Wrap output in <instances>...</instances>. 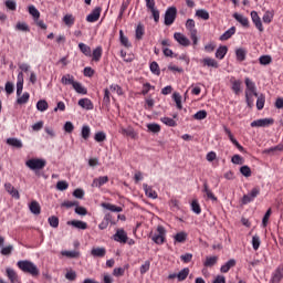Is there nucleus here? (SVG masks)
Returning a JSON list of instances; mask_svg holds the SVG:
<instances>
[{
	"mask_svg": "<svg viewBox=\"0 0 283 283\" xmlns=\"http://www.w3.org/2000/svg\"><path fill=\"white\" fill-rule=\"evenodd\" d=\"M67 224L70 227H74L75 229H81L82 231H85V229H87V222L81 220L67 221Z\"/></svg>",
	"mask_w": 283,
	"mask_h": 283,
	"instance_id": "nucleus-19",
	"label": "nucleus"
},
{
	"mask_svg": "<svg viewBox=\"0 0 283 283\" xmlns=\"http://www.w3.org/2000/svg\"><path fill=\"white\" fill-rule=\"evenodd\" d=\"M150 238L155 244H165L167 240V230L163 226H158L154 232L150 233Z\"/></svg>",
	"mask_w": 283,
	"mask_h": 283,
	"instance_id": "nucleus-2",
	"label": "nucleus"
},
{
	"mask_svg": "<svg viewBox=\"0 0 283 283\" xmlns=\"http://www.w3.org/2000/svg\"><path fill=\"white\" fill-rule=\"evenodd\" d=\"M150 72L156 74V76H160V66L158 65V62L150 63Z\"/></svg>",
	"mask_w": 283,
	"mask_h": 283,
	"instance_id": "nucleus-61",
	"label": "nucleus"
},
{
	"mask_svg": "<svg viewBox=\"0 0 283 283\" xmlns=\"http://www.w3.org/2000/svg\"><path fill=\"white\" fill-rule=\"evenodd\" d=\"M187 277H189V268L182 269V270L177 274L178 282H185V280H187Z\"/></svg>",
	"mask_w": 283,
	"mask_h": 283,
	"instance_id": "nucleus-41",
	"label": "nucleus"
},
{
	"mask_svg": "<svg viewBox=\"0 0 283 283\" xmlns=\"http://www.w3.org/2000/svg\"><path fill=\"white\" fill-rule=\"evenodd\" d=\"M29 14H31L33 19H39V17H41V12H39V9L34 6L29 7Z\"/></svg>",
	"mask_w": 283,
	"mask_h": 283,
	"instance_id": "nucleus-59",
	"label": "nucleus"
},
{
	"mask_svg": "<svg viewBox=\"0 0 283 283\" xmlns=\"http://www.w3.org/2000/svg\"><path fill=\"white\" fill-rule=\"evenodd\" d=\"M228 52H229V48H227L226 45L219 46L216 52V59H219L220 61H222V59L227 56Z\"/></svg>",
	"mask_w": 283,
	"mask_h": 283,
	"instance_id": "nucleus-28",
	"label": "nucleus"
},
{
	"mask_svg": "<svg viewBox=\"0 0 283 283\" xmlns=\"http://www.w3.org/2000/svg\"><path fill=\"white\" fill-rule=\"evenodd\" d=\"M101 12H103V8L96 7L87 17V23H96L98 19H101Z\"/></svg>",
	"mask_w": 283,
	"mask_h": 283,
	"instance_id": "nucleus-8",
	"label": "nucleus"
},
{
	"mask_svg": "<svg viewBox=\"0 0 283 283\" xmlns=\"http://www.w3.org/2000/svg\"><path fill=\"white\" fill-rule=\"evenodd\" d=\"M62 255H64V258H78V255H81V253L78 251H62Z\"/></svg>",
	"mask_w": 283,
	"mask_h": 283,
	"instance_id": "nucleus-63",
	"label": "nucleus"
},
{
	"mask_svg": "<svg viewBox=\"0 0 283 283\" xmlns=\"http://www.w3.org/2000/svg\"><path fill=\"white\" fill-rule=\"evenodd\" d=\"M77 104L83 109H94V103L90 98H81Z\"/></svg>",
	"mask_w": 283,
	"mask_h": 283,
	"instance_id": "nucleus-22",
	"label": "nucleus"
},
{
	"mask_svg": "<svg viewBox=\"0 0 283 283\" xmlns=\"http://www.w3.org/2000/svg\"><path fill=\"white\" fill-rule=\"evenodd\" d=\"M63 23H65V25L67 27V28H72V25H74V23H76V18H74V15L73 14H65L64 17H63Z\"/></svg>",
	"mask_w": 283,
	"mask_h": 283,
	"instance_id": "nucleus-33",
	"label": "nucleus"
},
{
	"mask_svg": "<svg viewBox=\"0 0 283 283\" xmlns=\"http://www.w3.org/2000/svg\"><path fill=\"white\" fill-rule=\"evenodd\" d=\"M73 90H75L77 94H87V90L83 87V84H81L80 82H74Z\"/></svg>",
	"mask_w": 283,
	"mask_h": 283,
	"instance_id": "nucleus-51",
	"label": "nucleus"
},
{
	"mask_svg": "<svg viewBox=\"0 0 283 283\" xmlns=\"http://www.w3.org/2000/svg\"><path fill=\"white\" fill-rule=\"evenodd\" d=\"M186 30H188L190 34L198 32V30L196 29V21L193 19H188L186 21Z\"/></svg>",
	"mask_w": 283,
	"mask_h": 283,
	"instance_id": "nucleus-34",
	"label": "nucleus"
},
{
	"mask_svg": "<svg viewBox=\"0 0 283 283\" xmlns=\"http://www.w3.org/2000/svg\"><path fill=\"white\" fill-rule=\"evenodd\" d=\"M199 63L202 65V67H213L214 70L220 67V64H218V61H216L213 57L201 59Z\"/></svg>",
	"mask_w": 283,
	"mask_h": 283,
	"instance_id": "nucleus-9",
	"label": "nucleus"
},
{
	"mask_svg": "<svg viewBox=\"0 0 283 283\" xmlns=\"http://www.w3.org/2000/svg\"><path fill=\"white\" fill-rule=\"evenodd\" d=\"M160 120L164 123V125H167V127H178V123H176L174 118L161 117Z\"/></svg>",
	"mask_w": 283,
	"mask_h": 283,
	"instance_id": "nucleus-43",
	"label": "nucleus"
},
{
	"mask_svg": "<svg viewBox=\"0 0 283 283\" xmlns=\"http://www.w3.org/2000/svg\"><path fill=\"white\" fill-rule=\"evenodd\" d=\"M49 105H48V102L45 99H40L38 103H36V109L39 112H46Z\"/></svg>",
	"mask_w": 283,
	"mask_h": 283,
	"instance_id": "nucleus-55",
	"label": "nucleus"
},
{
	"mask_svg": "<svg viewBox=\"0 0 283 283\" xmlns=\"http://www.w3.org/2000/svg\"><path fill=\"white\" fill-rule=\"evenodd\" d=\"M172 98L179 109H182V96H180V93H174Z\"/></svg>",
	"mask_w": 283,
	"mask_h": 283,
	"instance_id": "nucleus-58",
	"label": "nucleus"
},
{
	"mask_svg": "<svg viewBox=\"0 0 283 283\" xmlns=\"http://www.w3.org/2000/svg\"><path fill=\"white\" fill-rule=\"evenodd\" d=\"M273 118H262L256 119L251 123V127H269V125H273Z\"/></svg>",
	"mask_w": 283,
	"mask_h": 283,
	"instance_id": "nucleus-11",
	"label": "nucleus"
},
{
	"mask_svg": "<svg viewBox=\"0 0 283 283\" xmlns=\"http://www.w3.org/2000/svg\"><path fill=\"white\" fill-rule=\"evenodd\" d=\"M92 258H105L107 255V249L105 248H93L91 250Z\"/></svg>",
	"mask_w": 283,
	"mask_h": 283,
	"instance_id": "nucleus-16",
	"label": "nucleus"
},
{
	"mask_svg": "<svg viewBox=\"0 0 283 283\" xmlns=\"http://www.w3.org/2000/svg\"><path fill=\"white\" fill-rule=\"evenodd\" d=\"M61 83H62V85H72L73 86L74 83H76V81H74V75L65 74L62 76Z\"/></svg>",
	"mask_w": 283,
	"mask_h": 283,
	"instance_id": "nucleus-35",
	"label": "nucleus"
},
{
	"mask_svg": "<svg viewBox=\"0 0 283 283\" xmlns=\"http://www.w3.org/2000/svg\"><path fill=\"white\" fill-rule=\"evenodd\" d=\"M7 145H10L11 147H17L18 149H21L23 147V143L19 140L18 138H8Z\"/></svg>",
	"mask_w": 283,
	"mask_h": 283,
	"instance_id": "nucleus-40",
	"label": "nucleus"
},
{
	"mask_svg": "<svg viewBox=\"0 0 283 283\" xmlns=\"http://www.w3.org/2000/svg\"><path fill=\"white\" fill-rule=\"evenodd\" d=\"M233 266H235V260L231 259L226 264H223L221 266L220 271H221V273H229V271H231V269H233Z\"/></svg>",
	"mask_w": 283,
	"mask_h": 283,
	"instance_id": "nucleus-32",
	"label": "nucleus"
},
{
	"mask_svg": "<svg viewBox=\"0 0 283 283\" xmlns=\"http://www.w3.org/2000/svg\"><path fill=\"white\" fill-rule=\"evenodd\" d=\"M202 192L206 193L208 200H213V202L218 201V197L213 195V191L209 188V184L207 181L203 182V189Z\"/></svg>",
	"mask_w": 283,
	"mask_h": 283,
	"instance_id": "nucleus-18",
	"label": "nucleus"
},
{
	"mask_svg": "<svg viewBox=\"0 0 283 283\" xmlns=\"http://www.w3.org/2000/svg\"><path fill=\"white\" fill-rule=\"evenodd\" d=\"M94 138L96 143H104V140H107V135L104 132H98L95 134Z\"/></svg>",
	"mask_w": 283,
	"mask_h": 283,
	"instance_id": "nucleus-64",
	"label": "nucleus"
},
{
	"mask_svg": "<svg viewBox=\"0 0 283 283\" xmlns=\"http://www.w3.org/2000/svg\"><path fill=\"white\" fill-rule=\"evenodd\" d=\"M45 165L48 161L41 158H32L25 161V166L31 169V171H41V169H45Z\"/></svg>",
	"mask_w": 283,
	"mask_h": 283,
	"instance_id": "nucleus-3",
	"label": "nucleus"
},
{
	"mask_svg": "<svg viewBox=\"0 0 283 283\" xmlns=\"http://www.w3.org/2000/svg\"><path fill=\"white\" fill-rule=\"evenodd\" d=\"M109 218L111 216L106 214L103 221L98 224V229H101V231H104V229H107V227H109Z\"/></svg>",
	"mask_w": 283,
	"mask_h": 283,
	"instance_id": "nucleus-62",
	"label": "nucleus"
},
{
	"mask_svg": "<svg viewBox=\"0 0 283 283\" xmlns=\"http://www.w3.org/2000/svg\"><path fill=\"white\" fill-rule=\"evenodd\" d=\"M256 98V108L259 111L264 109V104L266 103V97L264 94L258 95Z\"/></svg>",
	"mask_w": 283,
	"mask_h": 283,
	"instance_id": "nucleus-44",
	"label": "nucleus"
},
{
	"mask_svg": "<svg viewBox=\"0 0 283 283\" xmlns=\"http://www.w3.org/2000/svg\"><path fill=\"white\" fill-rule=\"evenodd\" d=\"M233 19H235V21H238V23H241V25L243 28H250V22H249V18L244 17L243 14L241 13H233Z\"/></svg>",
	"mask_w": 283,
	"mask_h": 283,
	"instance_id": "nucleus-13",
	"label": "nucleus"
},
{
	"mask_svg": "<svg viewBox=\"0 0 283 283\" xmlns=\"http://www.w3.org/2000/svg\"><path fill=\"white\" fill-rule=\"evenodd\" d=\"M6 273L11 283H19V275L13 269L7 268Z\"/></svg>",
	"mask_w": 283,
	"mask_h": 283,
	"instance_id": "nucleus-21",
	"label": "nucleus"
},
{
	"mask_svg": "<svg viewBox=\"0 0 283 283\" xmlns=\"http://www.w3.org/2000/svg\"><path fill=\"white\" fill-rule=\"evenodd\" d=\"M218 264V256H207L203 266L211 268Z\"/></svg>",
	"mask_w": 283,
	"mask_h": 283,
	"instance_id": "nucleus-38",
	"label": "nucleus"
},
{
	"mask_svg": "<svg viewBox=\"0 0 283 283\" xmlns=\"http://www.w3.org/2000/svg\"><path fill=\"white\" fill-rule=\"evenodd\" d=\"M174 39L177 41V43H179V45H182L184 48H189V45H191L189 38L180 32L174 33Z\"/></svg>",
	"mask_w": 283,
	"mask_h": 283,
	"instance_id": "nucleus-6",
	"label": "nucleus"
},
{
	"mask_svg": "<svg viewBox=\"0 0 283 283\" xmlns=\"http://www.w3.org/2000/svg\"><path fill=\"white\" fill-rule=\"evenodd\" d=\"M149 269H151V261L147 260L139 268L140 275H145V273H147Z\"/></svg>",
	"mask_w": 283,
	"mask_h": 283,
	"instance_id": "nucleus-48",
	"label": "nucleus"
},
{
	"mask_svg": "<svg viewBox=\"0 0 283 283\" xmlns=\"http://www.w3.org/2000/svg\"><path fill=\"white\" fill-rule=\"evenodd\" d=\"M48 222L50 227H52L53 229H59V217L56 216L49 217Z\"/></svg>",
	"mask_w": 283,
	"mask_h": 283,
	"instance_id": "nucleus-57",
	"label": "nucleus"
},
{
	"mask_svg": "<svg viewBox=\"0 0 283 283\" xmlns=\"http://www.w3.org/2000/svg\"><path fill=\"white\" fill-rule=\"evenodd\" d=\"M175 242L185 243L187 242V232L181 231L175 234L174 237Z\"/></svg>",
	"mask_w": 283,
	"mask_h": 283,
	"instance_id": "nucleus-42",
	"label": "nucleus"
},
{
	"mask_svg": "<svg viewBox=\"0 0 283 283\" xmlns=\"http://www.w3.org/2000/svg\"><path fill=\"white\" fill-rule=\"evenodd\" d=\"M196 17L202 19L203 21H209V11L205 9H199L196 11Z\"/></svg>",
	"mask_w": 283,
	"mask_h": 283,
	"instance_id": "nucleus-46",
	"label": "nucleus"
},
{
	"mask_svg": "<svg viewBox=\"0 0 283 283\" xmlns=\"http://www.w3.org/2000/svg\"><path fill=\"white\" fill-rule=\"evenodd\" d=\"M15 30L19 32H30V27L25 22H18L15 25Z\"/></svg>",
	"mask_w": 283,
	"mask_h": 283,
	"instance_id": "nucleus-53",
	"label": "nucleus"
},
{
	"mask_svg": "<svg viewBox=\"0 0 283 283\" xmlns=\"http://www.w3.org/2000/svg\"><path fill=\"white\" fill-rule=\"evenodd\" d=\"M191 209L193 213H196L197 216H200L202 213V208L200 207V203L198 202V200H192Z\"/></svg>",
	"mask_w": 283,
	"mask_h": 283,
	"instance_id": "nucleus-50",
	"label": "nucleus"
},
{
	"mask_svg": "<svg viewBox=\"0 0 283 283\" xmlns=\"http://www.w3.org/2000/svg\"><path fill=\"white\" fill-rule=\"evenodd\" d=\"M235 56H237V61H239L240 63H242V61H247V49H237L235 50Z\"/></svg>",
	"mask_w": 283,
	"mask_h": 283,
	"instance_id": "nucleus-31",
	"label": "nucleus"
},
{
	"mask_svg": "<svg viewBox=\"0 0 283 283\" xmlns=\"http://www.w3.org/2000/svg\"><path fill=\"white\" fill-rule=\"evenodd\" d=\"M4 189L6 191H8V193H10V196H12V198H15V200H19V198H21V196L19 195V190H17L14 186H12V184H6Z\"/></svg>",
	"mask_w": 283,
	"mask_h": 283,
	"instance_id": "nucleus-20",
	"label": "nucleus"
},
{
	"mask_svg": "<svg viewBox=\"0 0 283 283\" xmlns=\"http://www.w3.org/2000/svg\"><path fill=\"white\" fill-rule=\"evenodd\" d=\"M29 209L34 216H39L41 213V205H39V201H31Z\"/></svg>",
	"mask_w": 283,
	"mask_h": 283,
	"instance_id": "nucleus-27",
	"label": "nucleus"
},
{
	"mask_svg": "<svg viewBox=\"0 0 283 283\" xmlns=\"http://www.w3.org/2000/svg\"><path fill=\"white\" fill-rule=\"evenodd\" d=\"M119 134H122V136H128L129 138H133V140L136 139V137L138 136V134H136V130H134V127L132 126H128L127 128L120 127Z\"/></svg>",
	"mask_w": 283,
	"mask_h": 283,
	"instance_id": "nucleus-12",
	"label": "nucleus"
},
{
	"mask_svg": "<svg viewBox=\"0 0 283 283\" xmlns=\"http://www.w3.org/2000/svg\"><path fill=\"white\" fill-rule=\"evenodd\" d=\"M92 61L98 63L103 59V46H96L93 52L91 51Z\"/></svg>",
	"mask_w": 283,
	"mask_h": 283,
	"instance_id": "nucleus-14",
	"label": "nucleus"
},
{
	"mask_svg": "<svg viewBox=\"0 0 283 283\" xmlns=\"http://www.w3.org/2000/svg\"><path fill=\"white\" fill-rule=\"evenodd\" d=\"M260 244H262V241L260 240V235L255 234L252 237V249L254 251H258L260 249Z\"/></svg>",
	"mask_w": 283,
	"mask_h": 283,
	"instance_id": "nucleus-54",
	"label": "nucleus"
},
{
	"mask_svg": "<svg viewBox=\"0 0 283 283\" xmlns=\"http://www.w3.org/2000/svg\"><path fill=\"white\" fill-rule=\"evenodd\" d=\"M107 182H109V177L102 176L93 179L92 187H97L98 189H101V187H103V185H107Z\"/></svg>",
	"mask_w": 283,
	"mask_h": 283,
	"instance_id": "nucleus-15",
	"label": "nucleus"
},
{
	"mask_svg": "<svg viewBox=\"0 0 283 283\" xmlns=\"http://www.w3.org/2000/svg\"><path fill=\"white\" fill-rule=\"evenodd\" d=\"M253 96L258 97V93H250V92H245V103L248 105V107H252L253 103H254V98Z\"/></svg>",
	"mask_w": 283,
	"mask_h": 283,
	"instance_id": "nucleus-37",
	"label": "nucleus"
},
{
	"mask_svg": "<svg viewBox=\"0 0 283 283\" xmlns=\"http://www.w3.org/2000/svg\"><path fill=\"white\" fill-rule=\"evenodd\" d=\"M119 42L120 45H123L124 48H132V42H129V39L127 36H125V33L123 32V30H119Z\"/></svg>",
	"mask_w": 283,
	"mask_h": 283,
	"instance_id": "nucleus-29",
	"label": "nucleus"
},
{
	"mask_svg": "<svg viewBox=\"0 0 283 283\" xmlns=\"http://www.w3.org/2000/svg\"><path fill=\"white\" fill-rule=\"evenodd\" d=\"M17 265L20 271H23V273H29L33 277H36L40 274L39 268H36V265L32 261H19Z\"/></svg>",
	"mask_w": 283,
	"mask_h": 283,
	"instance_id": "nucleus-1",
	"label": "nucleus"
},
{
	"mask_svg": "<svg viewBox=\"0 0 283 283\" xmlns=\"http://www.w3.org/2000/svg\"><path fill=\"white\" fill-rule=\"evenodd\" d=\"M244 83L247 87L245 92L258 93V88L255 87V82H252L251 78L245 77Z\"/></svg>",
	"mask_w": 283,
	"mask_h": 283,
	"instance_id": "nucleus-26",
	"label": "nucleus"
},
{
	"mask_svg": "<svg viewBox=\"0 0 283 283\" xmlns=\"http://www.w3.org/2000/svg\"><path fill=\"white\" fill-rule=\"evenodd\" d=\"M231 83V90L232 92L238 96L240 95V92H242V81L240 80H230Z\"/></svg>",
	"mask_w": 283,
	"mask_h": 283,
	"instance_id": "nucleus-17",
	"label": "nucleus"
},
{
	"mask_svg": "<svg viewBox=\"0 0 283 283\" xmlns=\"http://www.w3.org/2000/svg\"><path fill=\"white\" fill-rule=\"evenodd\" d=\"M103 209H107L108 211H113V213H120L123 211L122 207H118L116 205L103 202L102 203Z\"/></svg>",
	"mask_w": 283,
	"mask_h": 283,
	"instance_id": "nucleus-24",
	"label": "nucleus"
},
{
	"mask_svg": "<svg viewBox=\"0 0 283 283\" xmlns=\"http://www.w3.org/2000/svg\"><path fill=\"white\" fill-rule=\"evenodd\" d=\"M147 129L151 134H160L161 127H160V124L150 123V124H147Z\"/></svg>",
	"mask_w": 283,
	"mask_h": 283,
	"instance_id": "nucleus-39",
	"label": "nucleus"
},
{
	"mask_svg": "<svg viewBox=\"0 0 283 283\" xmlns=\"http://www.w3.org/2000/svg\"><path fill=\"white\" fill-rule=\"evenodd\" d=\"M192 118H193L195 120H205V118H207V111L202 109V111L197 112V113L192 116Z\"/></svg>",
	"mask_w": 283,
	"mask_h": 283,
	"instance_id": "nucleus-60",
	"label": "nucleus"
},
{
	"mask_svg": "<svg viewBox=\"0 0 283 283\" xmlns=\"http://www.w3.org/2000/svg\"><path fill=\"white\" fill-rule=\"evenodd\" d=\"M143 187H144V191L148 198H153V199L158 198V192H156V190H154V188H151L149 185L144 184Z\"/></svg>",
	"mask_w": 283,
	"mask_h": 283,
	"instance_id": "nucleus-23",
	"label": "nucleus"
},
{
	"mask_svg": "<svg viewBox=\"0 0 283 283\" xmlns=\"http://www.w3.org/2000/svg\"><path fill=\"white\" fill-rule=\"evenodd\" d=\"M233 34H235V27L230 28L228 31H226L221 36H220V41H229V39H231V36H233Z\"/></svg>",
	"mask_w": 283,
	"mask_h": 283,
	"instance_id": "nucleus-36",
	"label": "nucleus"
},
{
	"mask_svg": "<svg viewBox=\"0 0 283 283\" xmlns=\"http://www.w3.org/2000/svg\"><path fill=\"white\" fill-rule=\"evenodd\" d=\"M113 240L115 242H119L120 244H127V232L124 229H117L115 234L113 235Z\"/></svg>",
	"mask_w": 283,
	"mask_h": 283,
	"instance_id": "nucleus-5",
	"label": "nucleus"
},
{
	"mask_svg": "<svg viewBox=\"0 0 283 283\" xmlns=\"http://www.w3.org/2000/svg\"><path fill=\"white\" fill-rule=\"evenodd\" d=\"M91 134H92V129L90 128V126L84 125V126L82 127V132H81L82 138H83L84 140H87V139L90 138Z\"/></svg>",
	"mask_w": 283,
	"mask_h": 283,
	"instance_id": "nucleus-49",
	"label": "nucleus"
},
{
	"mask_svg": "<svg viewBox=\"0 0 283 283\" xmlns=\"http://www.w3.org/2000/svg\"><path fill=\"white\" fill-rule=\"evenodd\" d=\"M178 15V9L176 7H170L166 10L165 13V25H174V22L176 21V17Z\"/></svg>",
	"mask_w": 283,
	"mask_h": 283,
	"instance_id": "nucleus-4",
	"label": "nucleus"
},
{
	"mask_svg": "<svg viewBox=\"0 0 283 283\" xmlns=\"http://www.w3.org/2000/svg\"><path fill=\"white\" fill-rule=\"evenodd\" d=\"M283 280V265H279L271 275L270 283H280Z\"/></svg>",
	"mask_w": 283,
	"mask_h": 283,
	"instance_id": "nucleus-7",
	"label": "nucleus"
},
{
	"mask_svg": "<svg viewBox=\"0 0 283 283\" xmlns=\"http://www.w3.org/2000/svg\"><path fill=\"white\" fill-rule=\"evenodd\" d=\"M78 50L84 54V56H92V48H90V45L81 42L78 43Z\"/></svg>",
	"mask_w": 283,
	"mask_h": 283,
	"instance_id": "nucleus-30",
	"label": "nucleus"
},
{
	"mask_svg": "<svg viewBox=\"0 0 283 283\" xmlns=\"http://www.w3.org/2000/svg\"><path fill=\"white\" fill-rule=\"evenodd\" d=\"M275 151H283V144H279L277 146L266 148L263 150V154H275Z\"/></svg>",
	"mask_w": 283,
	"mask_h": 283,
	"instance_id": "nucleus-52",
	"label": "nucleus"
},
{
	"mask_svg": "<svg viewBox=\"0 0 283 283\" xmlns=\"http://www.w3.org/2000/svg\"><path fill=\"white\" fill-rule=\"evenodd\" d=\"M135 36L137 41H140L143 36H145V27L143 24H138L135 31Z\"/></svg>",
	"mask_w": 283,
	"mask_h": 283,
	"instance_id": "nucleus-45",
	"label": "nucleus"
},
{
	"mask_svg": "<svg viewBox=\"0 0 283 283\" xmlns=\"http://www.w3.org/2000/svg\"><path fill=\"white\" fill-rule=\"evenodd\" d=\"M23 94V72L18 74V82H17V96H21Z\"/></svg>",
	"mask_w": 283,
	"mask_h": 283,
	"instance_id": "nucleus-25",
	"label": "nucleus"
},
{
	"mask_svg": "<svg viewBox=\"0 0 283 283\" xmlns=\"http://www.w3.org/2000/svg\"><path fill=\"white\" fill-rule=\"evenodd\" d=\"M30 101V93L25 92L22 95L18 96L17 103L18 105H25Z\"/></svg>",
	"mask_w": 283,
	"mask_h": 283,
	"instance_id": "nucleus-47",
	"label": "nucleus"
},
{
	"mask_svg": "<svg viewBox=\"0 0 283 283\" xmlns=\"http://www.w3.org/2000/svg\"><path fill=\"white\" fill-rule=\"evenodd\" d=\"M250 17L256 30H259V32H264V27L262 25V19L258 14V11H251Z\"/></svg>",
	"mask_w": 283,
	"mask_h": 283,
	"instance_id": "nucleus-10",
	"label": "nucleus"
},
{
	"mask_svg": "<svg viewBox=\"0 0 283 283\" xmlns=\"http://www.w3.org/2000/svg\"><path fill=\"white\" fill-rule=\"evenodd\" d=\"M273 59L271 57V55H262L259 59V63L261 65H271Z\"/></svg>",
	"mask_w": 283,
	"mask_h": 283,
	"instance_id": "nucleus-56",
	"label": "nucleus"
}]
</instances>
